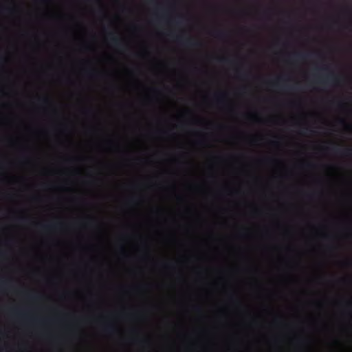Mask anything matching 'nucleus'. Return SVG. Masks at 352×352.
Wrapping results in <instances>:
<instances>
[{
  "instance_id": "nucleus-1",
  "label": "nucleus",
  "mask_w": 352,
  "mask_h": 352,
  "mask_svg": "<svg viewBox=\"0 0 352 352\" xmlns=\"http://www.w3.org/2000/svg\"><path fill=\"white\" fill-rule=\"evenodd\" d=\"M176 39L179 43L188 47H199L202 44L201 42L193 41L190 38H185L183 36H177Z\"/></svg>"
},
{
  "instance_id": "nucleus-2",
  "label": "nucleus",
  "mask_w": 352,
  "mask_h": 352,
  "mask_svg": "<svg viewBox=\"0 0 352 352\" xmlns=\"http://www.w3.org/2000/svg\"><path fill=\"white\" fill-rule=\"evenodd\" d=\"M110 41L111 44L115 46L118 49H120L122 45H121V40L120 38H118L117 36L115 35L113 32H110L109 34Z\"/></svg>"
},
{
  "instance_id": "nucleus-3",
  "label": "nucleus",
  "mask_w": 352,
  "mask_h": 352,
  "mask_svg": "<svg viewBox=\"0 0 352 352\" xmlns=\"http://www.w3.org/2000/svg\"><path fill=\"white\" fill-rule=\"evenodd\" d=\"M335 153L342 154L344 156H351L352 155V149L347 148L345 149H340L337 147H334L332 149Z\"/></svg>"
},
{
  "instance_id": "nucleus-4",
  "label": "nucleus",
  "mask_w": 352,
  "mask_h": 352,
  "mask_svg": "<svg viewBox=\"0 0 352 352\" xmlns=\"http://www.w3.org/2000/svg\"><path fill=\"white\" fill-rule=\"evenodd\" d=\"M339 78L335 76L333 74L327 76L323 78H320L319 80V82H338Z\"/></svg>"
},
{
  "instance_id": "nucleus-5",
  "label": "nucleus",
  "mask_w": 352,
  "mask_h": 352,
  "mask_svg": "<svg viewBox=\"0 0 352 352\" xmlns=\"http://www.w3.org/2000/svg\"><path fill=\"white\" fill-rule=\"evenodd\" d=\"M60 226H63L62 223H52V224H50V225H44L42 227L45 230H51V229L57 228L58 227H59Z\"/></svg>"
},
{
  "instance_id": "nucleus-6",
  "label": "nucleus",
  "mask_w": 352,
  "mask_h": 352,
  "mask_svg": "<svg viewBox=\"0 0 352 352\" xmlns=\"http://www.w3.org/2000/svg\"><path fill=\"white\" fill-rule=\"evenodd\" d=\"M133 342L141 345H147L149 344V341L147 339H140L135 338L133 340Z\"/></svg>"
},
{
  "instance_id": "nucleus-7",
  "label": "nucleus",
  "mask_w": 352,
  "mask_h": 352,
  "mask_svg": "<svg viewBox=\"0 0 352 352\" xmlns=\"http://www.w3.org/2000/svg\"><path fill=\"white\" fill-rule=\"evenodd\" d=\"M104 329L108 333H112L116 331V328L112 324H107Z\"/></svg>"
},
{
  "instance_id": "nucleus-8",
  "label": "nucleus",
  "mask_w": 352,
  "mask_h": 352,
  "mask_svg": "<svg viewBox=\"0 0 352 352\" xmlns=\"http://www.w3.org/2000/svg\"><path fill=\"white\" fill-rule=\"evenodd\" d=\"M309 54H302V53H294L293 55H292V57L293 58H295L296 59H298V60H304L305 59Z\"/></svg>"
},
{
  "instance_id": "nucleus-9",
  "label": "nucleus",
  "mask_w": 352,
  "mask_h": 352,
  "mask_svg": "<svg viewBox=\"0 0 352 352\" xmlns=\"http://www.w3.org/2000/svg\"><path fill=\"white\" fill-rule=\"evenodd\" d=\"M216 36L219 38H223L226 36V32L223 31H218L216 32Z\"/></svg>"
},
{
  "instance_id": "nucleus-10",
  "label": "nucleus",
  "mask_w": 352,
  "mask_h": 352,
  "mask_svg": "<svg viewBox=\"0 0 352 352\" xmlns=\"http://www.w3.org/2000/svg\"><path fill=\"white\" fill-rule=\"evenodd\" d=\"M225 99V95L221 94L217 96V100L218 102H222Z\"/></svg>"
},
{
  "instance_id": "nucleus-11",
  "label": "nucleus",
  "mask_w": 352,
  "mask_h": 352,
  "mask_svg": "<svg viewBox=\"0 0 352 352\" xmlns=\"http://www.w3.org/2000/svg\"><path fill=\"white\" fill-rule=\"evenodd\" d=\"M218 60L221 63H228L230 61V60L228 58H219Z\"/></svg>"
},
{
  "instance_id": "nucleus-12",
  "label": "nucleus",
  "mask_w": 352,
  "mask_h": 352,
  "mask_svg": "<svg viewBox=\"0 0 352 352\" xmlns=\"http://www.w3.org/2000/svg\"><path fill=\"white\" fill-rule=\"evenodd\" d=\"M7 283V281L0 280V289H2Z\"/></svg>"
},
{
  "instance_id": "nucleus-13",
  "label": "nucleus",
  "mask_w": 352,
  "mask_h": 352,
  "mask_svg": "<svg viewBox=\"0 0 352 352\" xmlns=\"http://www.w3.org/2000/svg\"><path fill=\"white\" fill-rule=\"evenodd\" d=\"M18 220L21 222H24V221H26L28 220V219L26 217H19L18 219Z\"/></svg>"
},
{
  "instance_id": "nucleus-14",
  "label": "nucleus",
  "mask_w": 352,
  "mask_h": 352,
  "mask_svg": "<svg viewBox=\"0 0 352 352\" xmlns=\"http://www.w3.org/2000/svg\"><path fill=\"white\" fill-rule=\"evenodd\" d=\"M306 343H307V340H299V341H298V344H300V345H301V344H303V345H304V344H306Z\"/></svg>"
},
{
  "instance_id": "nucleus-15",
  "label": "nucleus",
  "mask_w": 352,
  "mask_h": 352,
  "mask_svg": "<svg viewBox=\"0 0 352 352\" xmlns=\"http://www.w3.org/2000/svg\"><path fill=\"white\" fill-rule=\"evenodd\" d=\"M280 78H278V79L276 81H275V82H272V85H274V86H278V82H279V80H280Z\"/></svg>"
},
{
  "instance_id": "nucleus-16",
  "label": "nucleus",
  "mask_w": 352,
  "mask_h": 352,
  "mask_svg": "<svg viewBox=\"0 0 352 352\" xmlns=\"http://www.w3.org/2000/svg\"><path fill=\"white\" fill-rule=\"evenodd\" d=\"M43 101L45 103H48V102H49V100H48L47 98H43Z\"/></svg>"
},
{
  "instance_id": "nucleus-17",
  "label": "nucleus",
  "mask_w": 352,
  "mask_h": 352,
  "mask_svg": "<svg viewBox=\"0 0 352 352\" xmlns=\"http://www.w3.org/2000/svg\"><path fill=\"white\" fill-rule=\"evenodd\" d=\"M12 312L13 314H14L17 315V316H20V314H19L18 312H16L15 310H12Z\"/></svg>"
},
{
  "instance_id": "nucleus-18",
  "label": "nucleus",
  "mask_w": 352,
  "mask_h": 352,
  "mask_svg": "<svg viewBox=\"0 0 352 352\" xmlns=\"http://www.w3.org/2000/svg\"><path fill=\"white\" fill-rule=\"evenodd\" d=\"M28 296H29L30 298H32V299H35V298H36V296L29 295Z\"/></svg>"
},
{
  "instance_id": "nucleus-19",
  "label": "nucleus",
  "mask_w": 352,
  "mask_h": 352,
  "mask_svg": "<svg viewBox=\"0 0 352 352\" xmlns=\"http://www.w3.org/2000/svg\"><path fill=\"white\" fill-rule=\"evenodd\" d=\"M151 3H155V2H154L153 1H151Z\"/></svg>"
},
{
  "instance_id": "nucleus-20",
  "label": "nucleus",
  "mask_w": 352,
  "mask_h": 352,
  "mask_svg": "<svg viewBox=\"0 0 352 352\" xmlns=\"http://www.w3.org/2000/svg\"><path fill=\"white\" fill-rule=\"evenodd\" d=\"M166 267H169V266H170V265L167 264V265H166Z\"/></svg>"
}]
</instances>
